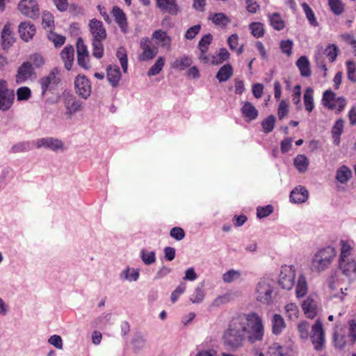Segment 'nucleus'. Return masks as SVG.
Returning <instances> with one entry per match:
<instances>
[{
    "label": "nucleus",
    "mask_w": 356,
    "mask_h": 356,
    "mask_svg": "<svg viewBox=\"0 0 356 356\" xmlns=\"http://www.w3.org/2000/svg\"><path fill=\"white\" fill-rule=\"evenodd\" d=\"M264 334L261 318L257 314L251 312L234 318L223 338L227 345L237 348L243 346L245 339L251 343L261 341Z\"/></svg>",
    "instance_id": "f257e3e1"
},
{
    "label": "nucleus",
    "mask_w": 356,
    "mask_h": 356,
    "mask_svg": "<svg viewBox=\"0 0 356 356\" xmlns=\"http://www.w3.org/2000/svg\"><path fill=\"white\" fill-rule=\"evenodd\" d=\"M339 254L338 268L342 275L350 281L356 280V254L355 242L350 239H341L339 242Z\"/></svg>",
    "instance_id": "f03ea898"
},
{
    "label": "nucleus",
    "mask_w": 356,
    "mask_h": 356,
    "mask_svg": "<svg viewBox=\"0 0 356 356\" xmlns=\"http://www.w3.org/2000/svg\"><path fill=\"white\" fill-rule=\"evenodd\" d=\"M356 341V322L350 320L348 325L343 327H336L333 333L334 346L342 349L346 346H353Z\"/></svg>",
    "instance_id": "7ed1b4c3"
},
{
    "label": "nucleus",
    "mask_w": 356,
    "mask_h": 356,
    "mask_svg": "<svg viewBox=\"0 0 356 356\" xmlns=\"http://www.w3.org/2000/svg\"><path fill=\"white\" fill-rule=\"evenodd\" d=\"M337 256V250L334 247L327 246L316 252L311 262V270L321 273L330 268Z\"/></svg>",
    "instance_id": "20e7f679"
},
{
    "label": "nucleus",
    "mask_w": 356,
    "mask_h": 356,
    "mask_svg": "<svg viewBox=\"0 0 356 356\" xmlns=\"http://www.w3.org/2000/svg\"><path fill=\"white\" fill-rule=\"evenodd\" d=\"M273 293V281L269 279H261L255 288V298L264 305H269L272 302Z\"/></svg>",
    "instance_id": "39448f33"
},
{
    "label": "nucleus",
    "mask_w": 356,
    "mask_h": 356,
    "mask_svg": "<svg viewBox=\"0 0 356 356\" xmlns=\"http://www.w3.org/2000/svg\"><path fill=\"white\" fill-rule=\"evenodd\" d=\"M322 103L324 106L331 110H337L338 113L341 112L347 104L345 98L336 97V94L330 90L324 92Z\"/></svg>",
    "instance_id": "423d86ee"
},
{
    "label": "nucleus",
    "mask_w": 356,
    "mask_h": 356,
    "mask_svg": "<svg viewBox=\"0 0 356 356\" xmlns=\"http://www.w3.org/2000/svg\"><path fill=\"white\" fill-rule=\"evenodd\" d=\"M296 270L293 266L284 265L281 267L279 274L278 283L286 290H291L295 284Z\"/></svg>",
    "instance_id": "0eeeda50"
},
{
    "label": "nucleus",
    "mask_w": 356,
    "mask_h": 356,
    "mask_svg": "<svg viewBox=\"0 0 356 356\" xmlns=\"http://www.w3.org/2000/svg\"><path fill=\"white\" fill-rule=\"evenodd\" d=\"M60 81V72L58 68L52 69L49 73L40 79L42 93L44 95L47 91L55 89Z\"/></svg>",
    "instance_id": "6e6552de"
},
{
    "label": "nucleus",
    "mask_w": 356,
    "mask_h": 356,
    "mask_svg": "<svg viewBox=\"0 0 356 356\" xmlns=\"http://www.w3.org/2000/svg\"><path fill=\"white\" fill-rule=\"evenodd\" d=\"M310 338L315 350H322L324 348L325 336L323 324L321 321H316L312 325Z\"/></svg>",
    "instance_id": "1a4fd4ad"
},
{
    "label": "nucleus",
    "mask_w": 356,
    "mask_h": 356,
    "mask_svg": "<svg viewBox=\"0 0 356 356\" xmlns=\"http://www.w3.org/2000/svg\"><path fill=\"white\" fill-rule=\"evenodd\" d=\"M14 99V90L8 88L6 81L0 80V111L8 110L12 106Z\"/></svg>",
    "instance_id": "9d476101"
},
{
    "label": "nucleus",
    "mask_w": 356,
    "mask_h": 356,
    "mask_svg": "<svg viewBox=\"0 0 356 356\" xmlns=\"http://www.w3.org/2000/svg\"><path fill=\"white\" fill-rule=\"evenodd\" d=\"M17 9L22 15L31 19H35L40 14L36 0H21L17 5Z\"/></svg>",
    "instance_id": "9b49d317"
},
{
    "label": "nucleus",
    "mask_w": 356,
    "mask_h": 356,
    "mask_svg": "<svg viewBox=\"0 0 356 356\" xmlns=\"http://www.w3.org/2000/svg\"><path fill=\"white\" fill-rule=\"evenodd\" d=\"M142 49L139 59L145 61L154 58L158 53V48L152 44L151 40L147 38H142L140 44Z\"/></svg>",
    "instance_id": "f8f14e48"
},
{
    "label": "nucleus",
    "mask_w": 356,
    "mask_h": 356,
    "mask_svg": "<svg viewBox=\"0 0 356 356\" xmlns=\"http://www.w3.org/2000/svg\"><path fill=\"white\" fill-rule=\"evenodd\" d=\"M328 287L330 298H338L343 302L348 295V288L340 286L339 281L334 277H330L328 280Z\"/></svg>",
    "instance_id": "ddd939ff"
},
{
    "label": "nucleus",
    "mask_w": 356,
    "mask_h": 356,
    "mask_svg": "<svg viewBox=\"0 0 356 356\" xmlns=\"http://www.w3.org/2000/svg\"><path fill=\"white\" fill-rule=\"evenodd\" d=\"M76 93L86 99L91 94L90 81L83 75H78L74 81Z\"/></svg>",
    "instance_id": "4468645a"
},
{
    "label": "nucleus",
    "mask_w": 356,
    "mask_h": 356,
    "mask_svg": "<svg viewBox=\"0 0 356 356\" xmlns=\"http://www.w3.org/2000/svg\"><path fill=\"white\" fill-rule=\"evenodd\" d=\"M36 141V148L45 147L52 151L63 150L64 143L58 138L49 137L39 138Z\"/></svg>",
    "instance_id": "2eb2a0df"
},
{
    "label": "nucleus",
    "mask_w": 356,
    "mask_h": 356,
    "mask_svg": "<svg viewBox=\"0 0 356 356\" xmlns=\"http://www.w3.org/2000/svg\"><path fill=\"white\" fill-rule=\"evenodd\" d=\"M293 355L292 349L275 343L269 346L266 356H293ZM259 356H265V355L261 353Z\"/></svg>",
    "instance_id": "dca6fc26"
},
{
    "label": "nucleus",
    "mask_w": 356,
    "mask_h": 356,
    "mask_svg": "<svg viewBox=\"0 0 356 356\" xmlns=\"http://www.w3.org/2000/svg\"><path fill=\"white\" fill-rule=\"evenodd\" d=\"M65 108L64 115L70 119L81 109V103L72 97H67L65 100Z\"/></svg>",
    "instance_id": "f3484780"
},
{
    "label": "nucleus",
    "mask_w": 356,
    "mask_h": 356,
    "mask_svg": "<svg viewBox=\"0 0 356 356\" xmlns=\"http://www.w3.org/2000/svg\"><path fill=\"white\" fill-rule=\"evenodd\" d=\"M89 26L92 35V39H106V33L102 22L97 19H92L90 21Z\"/></svg>",
    "instance_id": "a211bd4d"
},
{
    "label": "nucleus",
    "mask_w": 356,
    "mask_h": 356,
    "mask_svg": "<svg viewBox=\"0 0 356 356\" xmlns=\"http://www.w3.org/2000/svg\"><path fill=\"white\" fill-rule=\"evenodd\" d=\"M35 27L31 22H22L19 26V33L21 38L28 42L33 38L35 34Z\"/></svg>",
    "instance_id": "6ab92c4d"
},
{
    "label": "nucleus",
    "mask_w": 356,
    "mask_h": 356,
    "mask_svg": "<svg viewBox=\"0 0 356 356\" xmlns=\"http://www.w3.org/2000/svg\"><path fill=\"white\" fill-rule=\"evenodd\" d=\"M157 8L171 15H177L178 6L176 0H155Z\"/></svg>",
    "instance_id": "aec40b11"
},
{
    "label": "nucleus",
    "mask_w": 356,
    "mask_h": 356,
    "mask_svg": "<svg viewBox=\"0 0 356 356\" xmlns=\"http://www.w3.org/2000/svg\"><path fill=\"white\" fill-rule=\"evenodd\" d=\"M33 68L31 64L29 62L24 63L18 69L16 75V81L22 83L29 79L32 74Z\"/></svg>",
    "instance_id": "412c9836"
},
{
    "label": "nucleus",
    "mask_w": 356,
    "mask_h": 356,
    "mask_svg": "<svg viewBox=\"0 0 356 356\" xmlns=\"http://www.w3.org/2000/svg\"><path fill=\"white\" fill-rule=\"evenodd\" d=\"M302 308L305 314L309 318H313L317 314V304L310 297L307 298L302 303Z\"/></svg>",
    "instance_id": "4be33fe9"
},
{
    "label": "nucleus",
    "mask_w": 356,
    "mask_h": 356,
    "mask_svg": "<svg viewBox=\"0 0 356 356\" xmlns=\"http://www.w3.org/2000/svg\"><path fill=\"white\" fill-rule=\"evenodd\" d=\"M74 49L72 46H66L60 52V58L67 70L72 69L74 63Z\"/></svg>",
    "instance_id": "5701e85b"
},
{
    "label": "nucleus",
    "mask_w": 356,
    "mask_h": 356,
    "mask_svg": "<svg viewBox=\"0 0 356 356\" xmlns=\"http://www.w3.org/2000/svg\"><path fill=\"white\" fill-rule=\"evenodd\" d=\"M2 46L3 49L9 48L15 42V36L10 24H6L1 32Z\"/></svg>",
    "instance_id": "b1692460"
},
{
    "label": "nucleus",
    "mask_w": 356,
    "mask_h": 356,
    "mask_svg": "<svg viewBox=\"0 0 356 356\" xmlns=\"http://www.w3.org/2000/svg\"><path fill=\"white\" fill-rule=\"evenodd\" d=\"M113 16L115 21L118 24L121 31L124 33L127 31V17L124 13L118 7H114L112 11Z\"/></svg>",
    "instance_id": "393cba45"
},
{
    "label": "nucleus",
    "mask_w": 356,
    "mask_h": 356,
    "mask_svg": "<svg viewBox=\"0 0 356 356\" xmlns=\"http://www.w3.org/2000/svg\"><path fill=\"white\" fill-rule=\"evenodd\" d=\"M308 198V191L305 187L300 186L293 189L290 195V199L293 202L302 203Z\"/></svg>",
    "instance_id": "a878e982"
},
{
    "label": "nucleus",
    "mask_w": 356,
    "mask_h": 356,
    "mask_svg": "<svg viewBox=\"0 0 356 356\" xmlns=\"http://www.w3.org/2000/svg\"><path fill=\"white\" fill-rule=\"evenodd\" d=\"M241 113L243 116L247 121H252L255 120L258 116V111L257 108L249 102H245L242 108Z\"/></svg>",
    "instance_id": "bb28decb"
},
{
    "label": "nucleus",
    "mask_w": 356,
    "mask_h": 356,
    "mask_svg": "<svg viewBox=\"0 0 356 356\" xmlns=\"http://www.w3.org/2000/svg\"><path fill=\"white\" fill-rule=\"evenodd\" d=\"M107 79L113 87L118 86L121 79V73L117 65H110L107 68Z\"/></svg>",
    "instance_id": "cd10ccee"
},
{
    "label": "nucleus",
    "mask_w": 356,
    "mask_h": 356,
    "mask_svg": "<svg viewBox=\"0 0 356 356\" xmlns=\"http://www.w3.org/2000/svg\"><path fill=\"white\" fill-rule=\"evenodd\" d=\"M308 291V284L303 274L298 276L296 285V296L298 298L305 296Z\"/></svg>",
    "instance_id": "c85d7f7f"
},
{
    "label": "nucleus",
    "mask_w": 356,
    "mask_h": 356,
    "mask_svg": "<svg viewBox=\"0 0 356 356\" xmlns=\"http://www.w3.org/2000/svg\"><path fill=\"white\" fill-rule=\"evenodd\" d=\"M335 177L341 184H346L352 177V171L346 165H341L337 170Z\"/></svg>",
    "instance_id": "c756f323"
},
{
    "label": "nucleus",
    "mask_w": 356,
    "mask_h": 356,
    "mask_svg": "<svg viewBox=\"0 0 356 356\" xmlns=\"http://www.w3.org/2000/svg\"><path fill=\"white\" fill-rule=\"evenodd\" d=\"M153 38H154L157 43L161 47L169 49L171 44V38L168 35L167 33L162 31L158 30L154 32Z\"/></svg>",
    "instance_id": "7c9ffc66"
},
{
    "label": "nucleus",
    "mask_w": 356,
    "mask_h": 356,
    "mask_svg": "<svg viewBox=\"0 0 356 356\" xmlns=\"http://www.w3.org/2000/svg\"><path fill=\"white\" fill-rule=\"evenodd\" d=\"M286 324L283 317L280 314H274L272 318V330L273 333L278 335L285 328Z\"/></svg>",
    "instance_id": "2f4dec72"
},
{
    "label": "nucleus",
    "mask_w": 356,
    "mask_h": 356,
    "mask_svg": "<svg viewBox=\"0 0 356 356\" xmlns=\"http://www.w3.org/2000/svg\"><path fill=\"white\" fill-rule=\"evenodd\" d=\"M296 65L298 67L300 74L302 76H310V63L308 58L306 56H300L296 62Z\"/></svg>",
    "instance_id": "473e14b6"
},
{
    "label": "nucleus",
    "mask_w": 356,
    "mask_h": 356,
    "mask_svg": "<svg viewBox=\"0 0 356 356\" xmlns=\"http://www.w3.org/2000/svg\"><path fill=\"white\" fill-rule=\"evenodd\" d=\"M230 54L227 49L221 48L216 55L211 56V64L220 65L229 59Z\"/></svg>",
    "instance_id": "72a5a7b5"
},
{
    "label": "nucleus",
    "mask_w": 356,
    "mask_h": 356,
    "mask_svg": "<svg viewBox=\"0 0 356 356\" xmlns=\"http://www.w3.org/2000/svg\"><path fill=\"white\" fill-rule=\"evenodd\" d=\"M209 19L213 24L221 27L226 26L231 21L230 19L222 13L211 14Z\"/></svg>",
    "instance_id": "f704fd0d"
},
{
    "label": "nucleus",
    "mask_w": 356,
    "mask_h": 356,
    "mask_svg": "<svg viewBox=\"0 0 356 356\" xmlns=\"http://www.w3.org/2000/svg\"><path fill=\"white\" fill-rule=\"evenodd\" d=\"M233 74V68L229 64L223 65L218 70L216 78L220 82L227 81Z\"/></svg>",
    "instance_id": "c9c22d12"
},
{
    "label": "nucleus",
    "mask_w": 356,
    "mask_h": 356,
    "mask_svg": "<svg viewBox=\"0 0 356 356\" xmlns=\"http://www.w3.org/2000/svg\"><path fill=\"white\" fill-rule=\"evenodd\" d=\"M314 90L312 88H307L304 93L303 100L304 105L306 111L309 113L312 112L314 109Z\"/></svg>",
    "instance_id": "e433bc0d"
},
{
    "label": "nucleus",
    "mask_w": 356,
    "mask_h": 356,
    "mask_svg": "<svg viewBox=\"0 0 356 356\" xmlns=\"http://www.w3.org/2000/svg\"><path fill=\"white\" fill-rule=\"evenodd\" d=\"M36 148V141H26L19 143L12 147V152L14 153H18L22 152H26Z\"/></svg>",
    "instance_id": "4c0bfd02"
},
{
    "label": "nucleus",
    "mask_w": 356,
    "mask_h": 356,
    "mask_svg": "<svg viewBox=\"0 0 356 356\" xmlns=\"http://www.w3.org/2000/svg\"><path fill=\"white\" fill-rule=\"evenodd\" d=\"M285 315L291 321H295L298 318L299 309L296 303L290 302L284 307Z\"/></svg>",
    "instance_id": "58836bf2"
},
{
    "label": "nucleus",
    "mask_w": 356,
    "mask_h": 356,
    "mask_svg": "<svg viewBox=\"0 0 356 356\" xmlns=\"http://www.w3.org/2000/svg\"><path fill=\"white\" fill-rule=\"evenodd\" d=\"M343 130V121L339 119L336 121L332 129V138L334 143L339 145L340 142V136L341 135Z\"/></svg>",
    "instance_id": "ea45409f"
},
{
    "label": "nucleus",
    "mask_w": 356,
    "mask_h": 356,
    "mask_svg": "<svg viewBox=\"0 0 356 356\" xmlns=\"http://www.w3.org/2000/svg\"><path fill=\"white\" fill-rule=\"evenodd\" d=\"M294 165L299 172H304L308 168L309 160L306 156L299 154L294 159Z\"/></svg>",
    "instance_id": "a19ab883"
},
{
    "label": "nucleus",
    "mask_w": 356,
    "mask_h": 356,
    "mask_svg": "<svg viewBox=\"0 0 356 356\" xmlns=\"http://www.w3.org/2000/svg\"><path fill=\"white\" fill-rule=\"evenodd\" d=\"M242 273L240 270H236L234 269L229 270L225 272L222 276V279L225 283H231L232 282L236 281L241 279Z\"/></svg>",
    "instance_id": "79ce46f5"
},
{
    "label": "nucleus",
    "mask_w": 356,
    "mask_h": 356,
    "mask_svg": "<svg viewBox=\"0 0 356 356\" xmlns=\"http://www.w3.org/2000/svg\"><path fill=\"white\" fill-rule=\"evenodd\" d=\"M270 25L276 30L280 31L284 28V22L280 14L275 13L268 15Z\"/></svg>",
    "instance_id": "37998d69"
},
{
    "label": "nucleus",
    "mask_w": 356,
    "mask_h": 356,
    "mask_svg": "<svg viewBox=\"0 0 356 356\" xmlns=\"http://www.w3.org/2000/svg\"><path fill=\"white\" fill-rule=\"evenodd\" d=\"M192 63V60L188 56H182L177 58L172 63V67L179 70H183L190 66Z\"/></svg>",
    "instance_id": "c03bdc74"
},
{
    "label": "nucleus",
    "mask_w": 356,
    "mask_h": 356,
    "mask_svg": "<svg viewBox=\"0 0 356 356\" xmlns=\"http://www.w3.org/2000/svg\"><path fill=\"white\" fill-rule=\"evenodd\" d=\"M328 6L332 12L339 15L344 11L345 5L342 0H328Z\"/></svg>",
    "instance_id": "a18cd8bd"
},
{
    "label": "nucleus",
    "mask_w": 356,
    "mask_h": 356,
    "mask_svg": "<svg viewBox=\"0 0 356 356\" xmlns=\"http://www.w3.org/2000/svg\"><path fill=\"white\" fill-rule=\"evenodd\" d=\"M165 60L163 57H159L156 63L151 67V68L147 72V75L149 76H152L159 74L160 72L163 70V67L165 65Z\"/></svg>",
    "instance_id": "49530a36"
},
{
    "label": "nucleus",
    "mask_w": 356,
    "mask_h": 356,
    "mask_svg": "<svg viewBox=\"0 0 356 356\" xmlns=\"http://www.w3.org/2000/svg\"><path fill=\"white\" fill-rule=\"evenodd\" d=\"M104 40L92 39V55L97 58H101L104 55Z\"/></svg>",
    "instance_id": "de8ad7c7"
},
{
    "label": "nucleus",
    "mask_w": 356,
    "mask_h": 356,
    "mask_svg": "<svg viewBox=\"0 0 356 356\" xmlns=\"http://www.w3.org/2000/svg\"><path fill=\"white\" fill-rule=\"evenodd\" d=\"M131 345L136 351H139L145 347L146 340L141 334H136L131 340Z\"/></svg>",
    "instance_id": "09e8293b"
},
{
    "label": "nucleus",
    "mask_w": 356,
    "mask_h": 356,
    "mask_svg": "<svg viewBox=\"0 0 356 356\" xmlns=\"http://www.w3.org/2000/svg\"><path fill=\"white\" fill-rule=\"evenodd\" d=\"M139 277V270L135 268H127L121 273V277L124 280L131 281H136Z\"/></svg>",
    "instance_id": "8fccbe9b"
},
{
    "label": "nucleus",
    "mask_w": 356,
    "mask_h": 356,
    "mask_svg": "<svg viewBox=\"0 0 356 356\" xmlns=\"http://www.w3.org/2000/svg\"><path fill=\"white\" fill-rule=\"evenodd\" d=\"M275 120V117L272 115L264 119L261 122L263 131L265 133L271 132L274 129Z\"/></svg>",
    "instance_id": "3c124183"
},
{
    "label": "nucleus",
    "mask_w": 356,
    "mask_h": 356,
    "mask_svg": "<svg viewBox=\"0 0 356 356\" xmlns=\"http://www.w3.org/2000/svg\"><path fill=\"white\" fill-rule=\"evenodd\" d=\"M249 28L251 33L255 38H261L264 34V25L260 22H252L250 24Z\"/></svg>",
    "instance_id": "603ef678"
},
{
    "label": "nucleus",
    "mask_w": 356,
    "mask_h": 356,
    "mask_svg": "<svg viewBox=\"0 0 356 356\" xmlns=\"http://www.w3.org/2000/svg\"><path fill=\"white\" fill-rule=\"evenodd\" d=\"M116 56L120 60L124 72H127L128 65L127 51L123 47L119 48L117 51Z\"/></svg>",
    "instance_id": "864d4df0"
},
{
    "label": "nucleus",
    "mask_w": 356,
    "mask_h": 356,
    "mask_svg": "<svg viewBox=\"0 0 356 356\" xmlns=\"http://www.w3.org/2000/svg\"><path fill=\"white\" fill-rule=\"evenodd\" d=\"M141 259L146 265H150L156 261L155 252L154 251L142 250Z\"/></svg>",
    "instance_id": "5fc2aeb1"
},
{
    "label": "nucleus",
    "mask_w": 356,
    "mask_h": 356,
    "mask_svg": "<svg viewBox=\"0 0 356 356\" xmlns=\"http://www.w3.org/2000/svg\"><path fill=\"white\" fill-rule=\"evenodd\" d=\"M339 49L335 44H330L325 49V54L327 59L331 62H334L338 55Z\"/></svg>",
    "instance_id": "6e6d98bb"
},
{
    "label": "nucleus",
    "mask_w": 356,
    "mask_h": 356,
    "mask_svg": "<svg viewBox=\"0 0 356 356\" xmlns=\"http://www.w3.org/2000/svg\"><path fill=\"white\" fill-rule=\"evenodd\" d=\"M302 7L309 23L312 26H316L318 25V22L316 19L314 13L312 11V8L306 3H303L302 4Z\"/></svg>",
    "instance_id": "4d7b16f0"
},
{
    "label": "nucleus",
    "mask_w": 356,
    "mask_h": 356,
    "mask_svg": "<svg viewBox=\"0 0 356 356\" xmlns=\"http://www.w3.org/2000/svg\"><path fill=\"white\" fill-rule=\"evenodd\" d=\"M348 78L353 82H356V63L352 60L346 62Z\"/></svg>",
    "instance_id": "13d9d810"
},
{
    "label": "nucleus",
    "mask_w": 356,
    "mask_h": 356,
    "mask_svg": "<svg viewBox=\"0 0 356 356\" xmlns=\"http://www.w3.org/2000/svg\"><path fill=\"white\" fill-rule=\"evenodd\" d=\"M48 38L49 40L54 42L56 47L62 46L65 42V37L61 35H58L53 31H50L48 34Z\"/></svg>",
    "instance_id": "bf43d9fd"
},
{
    "label": "nucleus",
    "mask_w": 356,
    "mask_h": 356,
    "mask_svg": "<svg viewBox=\"0 0 356 356\" xmlns=\"http://www.w3.org/2000/svg\"><path fill=\"white\" fill-rule=\"evenodd\" d=\"M289 113V104L286 100H282L280 102L277 108V115L279 119L281 120L286 117Z\"/></svg>",
    "instance_id": "052dcab7"
},
{
    "label": "nucleus",
    "mask_w": 356,
    "mask_h": 356,
    "mask_svg": "<svg viewBox=\"0 0 356 356\" xmlns=\"http://www.w3.org/2000/svg\"><path fill=\"white\" fill-rule=\"evenodd\" d=\"M205 296L204 291L201 288H196L190 300L193 303H200L203 301Z\"/></svg>",
    "instance_id": "680f3d73"
},
{
    "label": "nucleus",
    "mask_w": 356,
    "mask_h": 356,
    "mask_svg": "<svg viewBox=\"0 0 356 356\" xmlns=\"http://www.w3.org/2000/svg\"><path fill=\"white\" fill-rule=\"evenodd\" d=\"M309 325L306 321L300 322L298 325V330L300 334V337L303 339H306L308 338L309 336Z\"/></svg>",
    "instance_id": "e2e57ef3"
},
{
    "label": "nucleus",
    "mask_w": 356,
    "mask_h": 356,
    "mask_svg": "<svg viewBox=\"0 0 356 356\" xmlns=\"http://www.w3.org/2000/svg\"><path fill=\"white\" fill-rule=\"evenodd\" d=\"M231 299V295L229 293L219 296L216 299H214L211 305L213 307H220L230 302Z\"/></svg>",
    "instance_id": "0e129e2a"
},
{
    "label": "nucleus",
    "mask_w": 356,
    "mask_h": 356,
    "mask_svg": "<svg viewBox=\"0 0 356 356\" xmlns=\"http://www.w3.org/2000/svg\"><path fill=\"white\" fill-rule=\"evenodd\" d=\"M42 25L44 28L51 29L54 26V16L49 12H45L42 15Z\"/></svg>",
    "instance_id": "69168bd1"
},
{
    "label": "nucleus",
    "mask_w": 356,
    "mask_h": 356,
    "mask_svg": "<svg viewBox=\"0 0 356 356\" xmlns=\"http://www.w3.org/2000/svg\"><path fill=\"white\" fill-rule=\"evenodd\" d=\"M186 286L185 283H181L176 289L172 293L170 299L172 303H175L179 296L186 291Z\"/></svg>",
    "instance_id": "338daca9"
},
{
    "label": "nucleus",
    "mask_w": 356,
    "mask_h": 356,
    "mask_svg": "<svg viewBox=\"0 0 356 356\" xmlns=\"http://www.w3.org/2000/svg\"><path fill=\"white\" fill-rule=\"evenodd\" d=\"M211 40L212 35L211 34L204 35L199 42L198 44L200 51H207L209 48V45L211 42Z\"/></svg>",
    "instance_id": "774afa93"
}]
</instances>
